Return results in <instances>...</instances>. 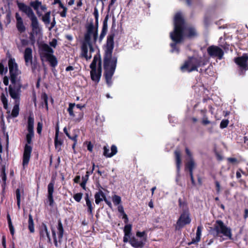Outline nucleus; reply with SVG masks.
<instances>
[{
  "instance_id": "obj_1",
  "label": "nucleus",
  "mask_w": 248,
  "mask_h": 248,
  "mask_svg": "<svg viewBox=\"0 0 248 248\" xmlns=\"http://www.w3.org/2000/svg\"><path fill=\"white\" fill-rule=\"evenodd\" d=\"M196 34L195 29L185 25L180 13H176L174 17V30L170 33V37L174 42L170 44L172 53H179L176 45L182 41L184 37H192Z\"/></svg>"
},
{
  "instance_id": "obj_2",
  "label": "nucleus",
  "mask_w": 248,
  "mask_h": 248,
  "mask_svg": "<svg viewBox=\"0 0 248 248\" xmlns=\"http://www.w3.org/2000/svg\"><path fill=\"white\" fill-rule=\"evenodd\" d=\"M113 34H109L107 37V43L105 48L104 57V75L106 81L108 86L112 84V77L114 73L117 62V57L112 56L114 48Z\"/></svg>"
},
{
  "instance_id": "obj_3",
  "label": "nucleus",
  "mask_w": 248,
  "mask_h": 248,
  "mask_svg": "<svg viewBox=\"0 0 248 248\" xmlns=\"http://www.w3.org/2000/svg\"><path fill=\"white\" fill-rule=\"evenodd\" d=\"M211 233L215 237L224 236L223 240H232V233L231 229L224 224L220 220L216 221L213 228L210 229Z\"/></svg>"
},
{
  "instance_id": "obj_4",
  "label": "nucleus",
  "mask_w": 248,
  "mask_h": 248,
  "mask_svg": "<svg viewBox=\"0 0 248 248\" xmlns=\"http://www.w3.org/2000/svg\"><path fill=\"white\" fill-rule=\"evenodd\" d=\"M209 61V58L204 57L203 58H190L181 66V69L183 72H190L197 71L198 67L204 65Z\"/></svg>"
},
{
  "instance_id": "obj_5",
  "label": "nucleus",
  "mask_w": 248,
  "mask_h": 248,
  "mask_svg": "<svg viewBox=\"0 0 248 248\" xmlns=\"http://www.w3.org/2000/svg\"><path fill=\"white\" fill-rule=\"evenodd\" d=\"M86 32L82 43L92 44L95 43L98 38V26H95L93 21L86 25Z\"/></svg>"
},
{
  "instance_id": "obj_6",
  "label": "nucleus",
  "mask_w": 248,
  "mask_h": 248,
  "mask_svg": "<svg viewBox=\"0 0 248 248\" xmlns=\"http://www.w3.org/2000/svg\"><path fill=\"white\" fill-rule=\"evenodd\" d=\"M30 5L33 7L36 11V14L39 17H42L41 19L46 25H48L50 23V15L51 12H47L44 15H43L42 12H45L47 10V7L46 5H42V2L38 0L31 2Z\"/></svg>"
},
{
  "instance_id": "obj_7",
  "label": "nucleus",
  "mask_w": 248,
  "mask_h": 248,
  "mask_svg": "<svg viewBox=\"0 0 248 248\" xmlns=\"http://www.w3.org/2000/svg\"><path fill=\"white\" fill-rule=\"evenodd\" d=\"M22 87V84L20 80L11 81V84L8 87L5 88V90L8 89L10 97L14 100L15 102H20Z\"/></svg>"
},
{
  "instance_id": "obj_8",
  "label": "nucleus",
  "mask_w": 248,
  "mask_h": 248,
  "mask_svg": "<svg viewBox=\"0 0 248 248\" xmlns=\"http://www.w3.org/2000/svg\"><path fill=\"white\" fill-rule=\"evenodd\" d=\"M7 97V94H5L3 93H1L0 95V100L3 104L4 108L7 110V112L9 114L8 117L16 118L17 117L19 114L20 102H15V105L13 107L12 112H10V110L8 107Z\"/></svg>"
},
{
  "instance_id": "obj_9",
  "label": "nucleus",
  "mask_w": 248,
  "mask_h": 248,
  "mask_svg": "<svg viewBox=\"0 0 248 248\" xmlns=\"http://www.w3.org/2000/svg\"><path fill=\"white\" fill-rule=\"evenodd\" d=\"M34 136V132L28 131V133L26 135V141L27 144H26L24 148L23 166L24 167L28 165L31 156V154L32 151V148L29 145L31 142V139Z\"/></svg>"
},
{
  "instance_id": "obj_10",
  "label": "nucleus",
  "mask_w": 248,
  "mask_h": 248,
  "mask_svg": "<svg viewBox=\"0 0 248 248\" xmlns=\"http://www.w3.org/2000/svg\"><path fill=\"white\" fill-rule=\"evenodd\" d=\"M8 66L10 74V81L20 80V71L14 58H10L8 61Z\"/></svg>"
},
{
  "instance_id": "obj_11",
  "label": "nucleus",
  "mask_w": 248,
  "mask_h": 248,
  "mask_svg": "<svg viewBox=\"0 0 248 248\" xmlns=\"http://www.w3.org/2000/svg\"><path fill=\"white\" fill-rule=\"evenodd\" d=\"M191 222L190 214L188 209L186 207L183 210L182 213L178 219L176 224V229L179 230L185 225L189 224Z\"/></svg>"
},
{
  "instance_id": "obj_12",
  "label": "nucleus",
  "mask_w": 248,
  "mask_h": 248,
  "mask_svg": "<svg viewBox=\"0 0 248 248\" xmlns=\"http://www.w3.org/2000/svg\"><path fill=\"white\" fill-rule=\"evenodd\" d=\"M67 111L70 116L72 121L75 123L80 122L83 118V112L82 111H77L75 108V103H70Z\"/></svg>"
},
{
  "instance_id": "obj_13",
  "label": "nucleus",
  "mask_w": 248,
  "mask_h": 248,
  "mask_svg": "<svg viewBox=\"0 0 248 248\" xmlns=\"http://www.w3.org/2000/svg\"><path fill=\"white\" fill-rule=\"evenodd\" d=\"M93 52L94 48L92 44L82 43L80 54V57L84 58L87 61H88L92 58V53Z\"/></svg>"
},
{
  "instance_id": "obj_14",
  "label": "nucleus",
  "mask_w": 248,
  "mask_h": 248,
  "mask_svg": "<svg viewBox=\"0 0 248 248\" xmlns=\"http://www.w3.org/2000/svg\"><path fill=\"white\" fill-rule=\"evenodd\" d=\"M207 51L211 57L217 58L219 60L222 59L224 55L223 50L217 46H210L207 48Z\"/></svg>"
},
{
  "instance_id": "obj_15",
  "label": "nucleus",
  "mask_w": 248,
  "mask_h": 248,
  "mask_svg": "<svg viewBox=\"0 0 248 248\" xmlns=\"http://www.w3.org/2000/svg\"><path fill=\"white\" fill-rule=\"evenodd\" d=\"M17 5L19 10L24 13L30 20L36 17L33 10L29 6L18 1H17Z\"/></svg>"
},
{
  "instance_id": "obj_16",
  "label": "nucleus",
  "mask_w": 248,
  "mask_h": 248,
  "mask_svg": "<svg viewBox=\"0 0 248 248\" xmlns=\"http://www.w3.org/2000/svg\"><path fill=\"white\" fill-rule=\"evenodd\" d=\"M58 235H59V241L58 242L56 239V234L55 230L53 228H52V236L54 239V245L56 247H59L60 245L59 243L61 244L62 242V239L63 235V229L62 227V223L61 221H59L58 225Z\"/></svg>"
},
{
  "instance_id": "obj_17",
  "label": "nucleus",
  "mask_w": 248,
  "mask_h": 248,
  "mask_svg": "<svg viewBox=\"0 0 248 248\" xmlns=\"http://www.w3.org/2000/svg\"><path fill=\"white\" fill-rule=\"evenodd\" d=\"M128 242L134 248H142L145 244L143 238H140L137 236L130 237Z\"/></svg>"
},
{
  "instance_id": "obj_18",
  "label": "nucleus",
  "mask_w": 248,
  "mask_h": 248,
  "mask_svg": "<svg viewBox=\"0 0 248 248\" xmlns=\"http://www.w3.org/2000/svg\"><path fill=\"white\" fill-rule=\"evenodd\" d=\"M235 62L241 69L245 70L248 69V55L247 54L235 59Z\"/></svg>"
},
{
  "instance_id": "obj_19",
  "label": "nucleus",
  "mask_w": 248,
  "mask_h": 248,
  "mask_svg": "<svg viewBox=\"0 0 248 248\" xmlns=\"http://www.w3.org/2000/svg\"><path fill=\"white\" fill-rule=\"evenodd\" d=\"M31 31L34 33H36V35H39L41 33L42 29L39 25V23L37 17L31 19Z\"/></svg>"
},
{
  "instance_id": "obj_20",
  "label": "nucleus",
  "mask_w": 248,
  "mask_h": 248,
  "mask_svg": "<svg viewBox=\"0 0 248 248\" xmlns=\"http://www.w3.org/2000/svg\"><path fill=\"white\" fill-rule=\"evenodd\" d=\"M24 58L26 66H31L32 63V51L31 48L27 47L24 52Z\"/></svg>"
},
{
  "instance_id": "obj_21",
  "label": "nucleus",
  "mask_w": 248,
  "mask_h": 248,
  "mask_svg": "<svg viewBox=\"0 0 248 248\" xmlns=\"http://www.w3.org/2000/svg\"><path fill=\"white\" fill-rule=\"evenodd\" d=\"M16 19V27L17 31L20 33H23L26 31V27L25 26L23 20L19 14L17 13L15 15Z\"/></svg>"
},
{
  "instance_id": "obj_22",
  "label": "nucleus",
  "mask_w": 248,
  "mask_h": 248,
  "mask_svg": "<svg viewBox=\"0 0 248 248\" xmlns=\"http://www.w3.org/2000/svg\"><path fill=\"white\" fill-rule=\"evenodd\" d=\"M174 154L177 168V178L176 180L177 181L180 176V171L181 166V153L180 151L176 150L174 152Z\"/></svg>"
},
{
  "instance_id": "obj_23",
  "label": "nucleus",
  "mask_w": 248,
  "mask_h": 248,
  "mask_svg": "<svg viewBox=\"0 0 248 248\" xmlns=\"http://www.w3.org/2000/svg\"><path fill=\"white\" fill-rule=\"evenodd\" d=\"M131 231L132 225L126 224L125 225L124 229V235L123 238V241L124 243L128 242V239L130 238V236L131 235Z\"/></svg>"
},
{
  "instance_id": "obj_24",
  "label": "nucleus",
  "mask_w": 248,
  "mask_h": 248,
  "mask_svg": "<svg viewBox=\"0 0 248 248\" xmlns=\"http://www.w3.org/2000/svg\"><path fill=\"white\" fill-rule=\"evenodd\" d=\"M40 234L41 238H45L46 237L48 239V242L51 243V238L49 233L46 225L45 224H43L41 226Z\"/></svg>"
},
{
  "instance_id": "obj_25",
  "label": "nucleus",
  "mask_w": 248,
  "mask_h": 248,
  "mask_svg": "<svg viewBox=\"0 0 248 248\" xmlns=\"http://www.w3.org/2000/svg\"><path fill=\"white\" fill-rule=\"evenodd\" d=\"M98 63V69H101V62L100 59V56L99 55L96 54L93 57V60L90 64V68L91 70L96 69V65Z\"/></svg>"
},
{
  "instance_id": "obj_26",
  "label": "nucleus",
  "mask_w": 248,
  "mask_h": 248,
  "mask_svg": "<svg viewBox=\"0 0 248 248\" xmlns=\"http://www.w3.org/2000/svg\"><path fill=\"white\" fill-rule=\"evenodd\" d=\"M195 164L194 161L192 160H190L189 162L188 163H186V170L188 169L189 171V174L190 176L191 181L192 185H195V182L194 179V177L193 175V169L195 167Z\"/></svg>"
},
{
  "instance_id": "obj_27",
  "label": "nucleus",
  "mask_w": 248,
  "mask_h": 248,
  "mask_svg": "<svg viewBox=\"0 0 248 248\" xmlns=\"http://www.w3.org/2000/svg\"><path fill=\"white\" fill-rule=\"evenodd\" d=\"M86 206L88 207L87 212L91 216H93V209L94 204L92 201L90 199L89 194L86 193L85 197Z\"/></svg>"
},
{
  "instance_id": "obj_28",
  "label": "nucleus",
  "mask_w": 248,
  "mask_h": 248,
  "mask_svg": "<svg viewBox=\"0 0 248 248\" xmlns=\"http://www.w3.org/2000/svg\"><path fill=\"white\" fill-rule=\"evenodd\" d=\"M101 69L91 70V76L92 79L94 82H98L99 81L101 76Z\"/></svg>"
},
{
  "instance_id": "obj_29",
  "label": "nucleus",
  "mask_w": 248,
  "mask_h": 248,
  "mask_svg": "<svg viewBox=\"0 0 248 248\" xmlns=\"http://www.w3.org/2000/svg\"><path fill=\"white\" fill-rule=\"evenodd\" d=\"M42 56L44 57H47V55H51L53 54V50L46 44H44L42 46Z\"/></svg>"
},
{
  "instance_id": "obj_30",
  "label": "nucleus",
  "mask_w": 248,
  "mask_h": 248,
  "mask_svg": "<svg viewBox=\"0 0 248 248\" xmlns=\"http://www.w3.org/2000/svg\"><path fill=\"white\" fill-rule=\"evenodd\" d=\"M94 198L96 204H98L101 202L103 200L104 201V199H106V196L103 192L99 190L95 194Z\"/></svg>"
},
{
  "instance_id": "obj_31",
  "label": "nucleus",
  "mask_w": 248,
  "mask_h": 248,
  "mask_svg": "<svg viewBox=\"0 0 248 248\" xmlns=\"http://www.w3.org/2000/svg\"><path fill=\"white\" fill-rule=\"evenodd\" d=\"M202 227L201 226H198L196 232V236L192 239L191 242L189 243V245L196 244L200 241L202 235Z\"/></svg>"
},
{
  "instance_id": "obj_32",
  "label": "nucleus",
  "mask_w": 248,
  "mask_h": 248,
  "mask_svg": "<svg viewBox=\"0 0 248 248\" xmlns=\"http://www.w3.org/2000/svg\"><path fill=\"white\" fill-rule=\"evenodd\" d=\"M59 130H56L55 136V148L58 149V151L61 150V145L62 144V141L61 139H58V134H59Z\"/></svg>"
},
{
  "instance_id": "obj_33",
  "label": "nucleus",
  "mask_w": 248,
  "mask_h": 248,
  "mask_svg": "<svg viewBox=\"0 0 248 248\" xmlns=\"http://www.w3.org/2000/svg\"><path fill=\"white\" fill-rule=\"evenodd\" d=\"M47 61L49 62L50 65L52 67H55L57 64L58 62L56 58L52 54L51 55H47V57H46Z\"/></svg>"
},
{
  "instance_id": "obj_34",
  "label": "nucleus",
  "mask_w": 248,
  "mask_h": 248,
  "mask_svg": "<svg viewBox=\"0 0 248 248\" xmlns=\"http://www.w3.org/2000/svg\"><path fill=\"white\" fill-rule=\"evenodd\" d=\"M34 118L31 116H30L28 119V131L34 132Z\"/></svg>"
},
{
  "instance_id": "obj_35",
  "label": "nucleus",
  "mask_w": 248,
  "mask_h": 248,
  "mask_svg": "<svg viewBox=\"0 0 248 248\" xmlns=\"http://www.w3.org/2000/svg\"><path fill=\"white\" fill-rule=\"evenodd\" d=\"M28 228L31 232H34V223L31 215H29V216Z\"/></svg>"
},
{
  "instance_id": "obj_36",
  "label": "nucleus",
  "mask_w": 248,
  "mask_h": 248,
  "mask_svg": "<svg viewBox=\"0 0 248 248\" xmlns=\"http://www.w3.org/2000/svg\"><path fill=\"white\" fill-rule=\"evenodd\" d=\"M54 181H51V182L48 185L47 190H48V196H53L54 192Z\"/></svg>"
},
{
  "instance_id": "obj_37",
  "label": "nucleus",
  "mask_w": 248,
  "mask_h": 248,
  "mask_svg": "<svg viewBox=\"0 0 248 248\" xmlns=\"http://www.w3.org/2000/svg\"><path fill=\"white\" fill-rule=\"evenodd\" d=\"M112 200L113 203L115 205H117L119 204L121 202V197L117 195H114L112 197Z\"/></svg>"
},
{
  "instance_id": "obj_38",
  "label": "nucleus",
  "mask_w": 248,
  "mask_h": 248,
  "mask_svg": "<svg viewBox=\"0 0 248 248\" xmlns=\"http://www.w3.org/2000/svg\"><path fill=\"white\" fill-rule=\"evenodd\" d=\"M136 236L140 238H143L144 239V242L146 243L147 240V235L145 232H136Z\"/></svg>"
},
{
  "instance_id": "obj_39",
  "label": "nucleus",
  "mask_w": 248,
  "mask_h": 248,
  "mask_svg": "<svg viewBox=\"0 0 248 248\" xmlns=\"http://www.w3.org/2000/svg\"><path fill=\"white\" fill-rule=\"evenodd\" d=\"M3 62V61H1L0 62V74L1 75L6 74L8 70L7 67H4Z\"/></svg>"
},
{
  "instance_id": "obj_40",
  "label": "nucleus",
  "mask_w": 248,
  "mask_h": 248,
  "mask_svg": "<svg viewBox=\"0 0 248 248\" xmlns=\"http://www.w3.org/2000/svg\"><path fill=\"white\" fill-rule=\"evenodd\" d=\"M117 153V147L113 145L111 147V152L110 153V155H108V157H111L115 155H116Z\"/></svg>"
},
{
  "instance_id": "obj_41",
  "label": "nucleus",
  "mask_w": 248,
  "mask_h": 248,
  "mask_svg": "<svg viewBox=\"0 0 248 248\" xmlns=\"http://www.w3.org/2000/svg\"><path fill=\"white\" fill-rule=\"evenodd\" d=\"M83 194L81 193H78L74 195L73 198L77 202H80L82 198Z\"/></svg>"
},
{
  "instance_id": "obj_42",
  "label": "nucleus",
  "mask_w": 248,
  "mask_h": 248,
  "mask_svg": "<svg viewBox=\"0 0 248 248\" xmlns=\"http://www.w3.org/2000/svg\"><path fill=\"white\" fill-rule=\"evenodd\" d=\"M0 176L1 178V180L3 183H5L6 180V175L5 173V169L4 167H3L1 169V173Z\"/></svg>"
},
{
  "instance_id": "obj_43",
  "label": "nucleus",
  "mask_w": 248,
  "mask_h": 248,
  "mask_svg": "<svg viewBox=\"0 0 248 248\" xmlns=\"http://www.w3.org/2000/svg\"><path fill=\"white\" fill-rule=\"evenodd\" d=\"M229 124L228 120H223L220 124V127L222 129L226 127Z\"/></svg>"
},
{
  "instance_id": "obj_44",
  "label": "nucleus",
  "mask_w": 248,
  "mask_h": 248,
  "mask_svg": "<svg viewBox=\"0 0 248 248\" xmlns=\"http://www.w3.org/2000/svg\"><path fill=\"white\" fill-rule=\"evenodd\" d=\"M186 155L188 156V160H187L186 163H188V162H189L190 161V160H192L194 161L192 157V154L190 152V151L188 150V148L186 149Z\"/></svg>"
},
{
  "instance_id": "obj_45",
  "label": "nucleus",
  "mask_w": 248,
  "mask_h": 248,
  "mask_svg": "<svg viewBox=\"0 0 248 248\" xmlns=\"http://www.w3.org/2000/svg\"><path fill=\"white\" fill-rule=\"evenodd\" d=\"M103 149V155L105 156L106 157H108V155H110V153L109 152V149L107 146H104Z\"/></svg>"
},
{
  "instance_id": "obj_46",
  "label": "nucleus",
  "mask_w": 248,
  "mask_h": 248,
  "mask_svg": "<svg viewBox=\"0 0 248 248\" xmlns=\"http://www.w3.org/2000/svg\"><path fill=\"white\" fill-rule=\"evenodd\" d=\"M93 15H94L95 18L96 25L98 26L99 15H98V10L96 8H95V9H94V11L93 12Z\"/></svg>"
},
{
  "instance_id": "obj_47",
  "label": "nucleus",
  "mask_w": 248,
  "mask_h": 248,
  "mask_svg": "<svg viewBox=\"0 0 248 248\" xmlns=\"http://www.w3.org/2000/svg\"><path fill=\"white\" fill-rule=\"evenodd\" d=\"M16 198L17 201L21 200V191L20 189L17 188L16 191Z\"/></svg>"
},
{
  "instance_id": "obj_48",
  "label": "nucleus",
  "mask_w": 248,
  "mask_h": 248,
  "mask_svg": "<svg viewBox=\"0 0 248 248\" xmlns=\"http://www.w3.org/2000/svg\"><path fill=\"white\" fill-rule=\"evenodd\" d=\"M35 35H36V33H34L32 32H31L30 33V39L33 43L35 41Z\"/></svg>"
},
{
  "instance_id": "obj_49",
  "label": "nucleus",
  "mask_w": 248,
  "mask_h": 248,
  "mask_svg": "<svg viewBox=\"0 0 248 248\" xmlns=\"http://www.w3.org/2000/svg\"><path fill=\"white\" fill-rule=\"evenodd\" d=\"M215 185L216 187V191L217 194H219L221 191L220 185L219 182L216 181L215 182Z\"/></svg>"
},
{
  "instance_id": "obj_50",
  "label": "nucleus",
  "mask_w": 248,
  "mask_h": 248,
  "mask_svg": "<svg viewBox=\"0 0 248 248\" xmlns=\"http://www.w3.org/2000/svg\"><path fill=\"white\" fill-rule=\"evenodd\" d=\"M108 18L106 17L103 21V25L102 30H108V24H107Z\"/></svg>"
},
{
  "instance_id": "obj_51",
  "label": "nucleus",
  "mask_w": 248,
  "mask_h": 248,
  "mask_svg": "<svg viewBox=\"0 0 248 248\" xmlns=\"http://www.w3.org/2000/svg\"><path fill=\"white\" fill-rule=\"evenodd\" d=\"M42 99L44 100V101L45 103V105H46V108L47 109L48 108V106H47V96L46 95V94L44 93L42 95Z\"/></svg>"
},
{
  "instance_id": "obj_52",
  "label": "nucleus",
  "mask_w": 248,
  "mask_h": 248,
  "mask_svg": "<svg viewBox=\"0 0 248 248\" xmlns=\"http://www.w3.org/2000/svg\"><path fill=\"white\" fill-rule=\"evenodd\" d=\"M85 107V105H82L81 104L75 105V108L77 111H82V109Z\"/></svg>"
},
{
  "instance_id": "obj_53",
  "label": "nucleus",
  "mask_w": 248,
  "mask_h": 248,
  "mask_svg": "<svg viewBox=\"0 0 248 248\" xmlns=\"http://www.w3.org/2000/svg\"><path fill=\"white\" fill-rule=\"evenodd\" d=\"M202 123L204 125H207L210 123V121L208 120L206 117L204 116L202 120Z\"/></svg>"
},
{
  "instance_id": "obj_54",
  "label": "nucleus",
  "mask_w": 248,
  "mask_h": 248,
  "mask_svg": "<svg viewBox=\"0 0 248 248\" xmlns=\"http://www.w3.org/2000/svg\"><path fill=\"white\" fill-rule=\"evenodd\" d=\"M67 8L63 7V11L60 13V15L62 17H65L66 16Z\"/></svg>"
},
{
  "instance_id": "obj_55",
  "label": "nucleus",
  "mask_w": 248,
  "mask_h": 248,
  "mask_svg": "<svg viewBox=\"0 0 248 248\" xmlns=\"http://www.w3.org/2000/svg\"><path fill=\"white\" fill-rule=\"evenodd\" d=\"M42 124L41 123H38L37 124V133L40 134L42 131Z\"/></svg>"
},
{
  "instance_id": "obj_56",
  "label": "nucleus",
  "mask_w": 248,
  "mask_h": 248,
  "mask_svg": "<svg viewBox=\"0 0 248 248\" xmlns=\"http://www.w3.org/2000/svg\"><path fill=\"white\" fill-rule=\"evenodd\" d=\"M118 210L119 213L122 214V215H124V214H125V212L124 211V208H123L122 205H119L118 206Z\"/></svg>"
},
{
  "instance_id": "obj_57",
  "label": "nucleus",
  "mask_w": 248,
  "mask_h": 248,
  "mask_svg": "<svg viewBox=\"0 0 248 248\" xmlns=\"http://www.w3.org/2000/svg\"><path fill=\"white\" fill-rule=\"evenodd\" d=\"M50 46L55 47L57 44V40L55 39H53L51 42L49 43Z\"/></svg>"
},
{
  "instance_id": "obj_58",
  "label": "nucleus",
  "mask_w": 248,
  "mask_h": 248,
  "mask_svg": "<svg viewBox=\"0 0 248 248\" xmlns=\"http://www.w3.org/2000/svg\"><path fill=\"white\" fill-rule=\"evenodd\" d=\"M3 83L5 86H7L9 84V79L7 77L5 76L3 78Z\"/></svg>"
},
{
  "instance_id": "obj_59",
  "label": "nucleus",
  "mask_w": 248,
  "mask_h": 248,
  "mask_svg": "<svg viewBox=\"0 0 248 248\" xmlns=\"http://www.w3.org/2000/svg\"><path fill=\"white\" fill-rule=\"evenodd\" d=\"M51 24L50 27L49 28V30H51L53 28H54L56 25V21L55 18H53V20L50 23Z\"/></svg>"
},
{
  "instance_id": "obj_60",
  "label": "nucleus",
  "mask_w": 248,
  "mask_h": 248,
  "mask_svg": "<svg viewBox=\"0 0 248 248\" xmlns=\"http://www.w3.org/2000/svg\"><path fill=\"white\" fill-rule=\"evenodd\" d=\"M47 198L49 202V205H52L54 202L53 196H51V197L50 196H48Z\"/></svg>"
},
{
  "instance_id": "obj_61",
  "label": "nucleus",
  "mask_w": 248,
  "mask_h": 248,
  "mask_svg": "<svg viewBox=\"0 0 248 248\" xmlns=\"http://www.w3.org/2000/svg\"><path fill=\"white\" fill-rule=\"evenodd\" d=\"M93 145L91 144V142H89L87 145L88 150L89 151L92 152L93 151Z\"/></svg>"
},
{
  "instance_id": "obj_62",
  "label": "nucleus",
  "mask_w": 248,
  "mask_h": 248,
  "mask_svg": "<svg viewBox=\"0 0 248 248\" xmlns=\"http://www.w3.org/2000/svg\"><path fill=\"white\" fill-rule=\"evenodd\" d=\"M123 218L124 219V222L125 223H127L128 221V217H127V216L126 215V214H124V215H123Z\"/></svg>"
},
{
  "instance_id": "obj_63",
  "label": "nucleus",
  "mask_w": 248,
  "mask_h": 248,
  "mask_svg": "<svg viewBox=\"0 0 248 248\" xmlns=\"http://www.w3.org/2000/svg\"><path fill=\"white\" fill-rule=\"evenodd\" d=\"M104 201L110 208L112 207V204L111 202L110 201H108L106 198V199H104Z\"/></svg>"
},
{
  "instance_id": "obj_64",
  "label": "nucleus",
  "mask_w": 248,
  "mask_h": 248,
  "mask_svg": "<svg viewBox=\"0 0 248 248\" xmlns=\"http://www.w3.org/2000/svg\"><path fill=\"white\" fill-rule=\"evenodd\" d=\"M78 135L75 134L74 136L72 137L71 140H73L74 142H77Z\"/></svg>"
}]
</instances>
